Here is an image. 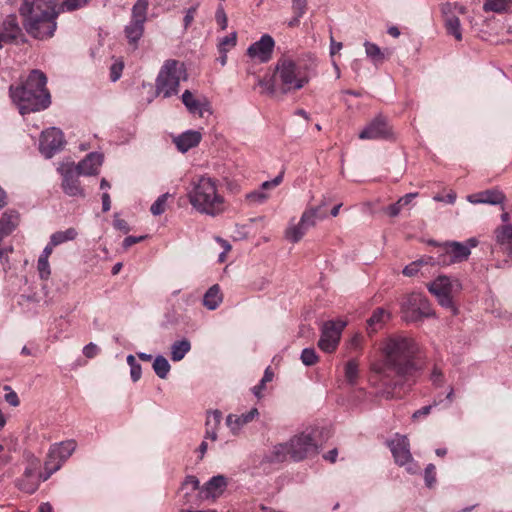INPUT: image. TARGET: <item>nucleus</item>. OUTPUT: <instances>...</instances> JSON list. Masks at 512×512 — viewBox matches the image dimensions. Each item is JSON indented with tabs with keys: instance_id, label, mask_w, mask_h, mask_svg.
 <instances>
[{
	"instance_id": "obj_24",
	"label": "nucleus",
	"mask_w": 512,
	"mask_h": 512,
	"mask_svg": "<svg viewBox=\"0 0 512 512\" xmlns=\"http://www.w3.org/2000/svg\"><path fill=\"white\" fill-rule=\"evenodd\" d=\"M390 318L391 313L389 310L383 307L376 308L366 321L367 333L369 335L375 334L377 331L381 330L386 325Z\"/></svg>"
},
{
	"instance_id": "obj_32",
	"label": "nucleus",
	"mask_w": 512,
	"mask_h": 512,
	"mask_svg": "<svg viewBox=\"0 0 512 512\" xmlns=\"http://www.w3.org/2000/svg\"><path fill=\"white\" fill-rule=\"evenodd\" d=\"M512 6V0H485L483 10L485 12L505 13Z\"/></svg>"
},
{
	"instance_id": "obj_64",
	"label": "nucleus",
	"mask_w": 512,
	"mask_h": 512,
	"mask_svg": "<svg viewBox=\"0 0 512 512\" xmlns=\"http://www.w3.org/2000/svg\"><path fill=\"white\" fill-rule=\"evenodd\" d=\"M402 209V206L399 204V202L397 201L396 203L388 206L386 208V212L387 214L390 216V217H396L399 215L400 211Z\"/></svg>"
},
{
	"instance_id": "obj_55",
	"label": "nucleus",
	"mask_w": 512,
	"mask_h": 512,
	"mask_svg": "<svg viewBox=\"0 0 512 512\" xmlns=\"http://www.w3.org/2000/svg\"><path fill=\"white\" fill-rule=\"evenodd\" d=\"M363 336L360 333L354 334L347 342V348L351 351H357L362 348Z\"/></svg>"
},
{
	"instance_id": "obj_6",
	"label": "nucleus",
	"mask_w": 512,
	"mask_h": 512,
	"mask_svg": "<svg viewBox=\"0 0 512 512\" xmlns=\"http://www.w3.org/2000/svg\"><path fill=\"white\" fill-rule=\"evenodd\" d=\"M182 80H187L184 63L174 59L166 60L156 78V93L164 98L176 95Z\"/></svg>"
},
{
	"instance_id": "obj_59",
	"label": "nucleus",
	"mask_w": 512,
	"mask_h": 512,
	"mask_svg": "<svg viewBox=\"0 0 512 512\" xmlns=\"http://www.w3.org/2000/svg\"><path fill=\"white\" fill-rule=\"evenodd\" d=\"M98 352H99V348H98V346H97L96 344L92 343V342H91V343H89V344H87V345H86V346H84V348H83V354H84L87 358H89V359H91V358L95 357V356L98 354Z\"/></svg>"
},
{
	"instance_id": "obj_40",
	"label": "nucleus",
	"mask_w": 512,
	"mask_h": 512,
	"mask_svg": "<svg viewBox=\"0 0 512 512\" xmlns=\"http://www.w3.org/2000/svg\"><path fill=\"white\" fill-rule=\"evenodd\" d=\"M171 197L169 193H164L159 196L156 201L151 205L150 211L154 216H159L166 211L168 198Z\"/></svg>"
},
{
	"instance_id": "obj_30",
	"label": "nucleus",
	"mask_w": 512,
	"mask_h": 512,
	"mask_svg": "<svg viewBox=\"0 0 512 512\" xmlns=\"http://www.w3.org/2000/svg\"><path fill=\"white\" fill-rule=\"evenodd\" d=\"M308 229L301 225L300 220L295 223L294 220L290 221L284 231V237L290 243H298L306 234Z\"/></svg>"
},
{
	"instance_id": "obj_34",
	"label": "nucleus",
	"mask_w": 512,
	"mask_h": 512,
	"mask_svg": "<svg viewBox=\"0 0 512 512\" xmlns=\"http://www.w3.org/2000/svg\"><path fill=\"white\" fill-rule=\"evenodd\" d=\"M78 231L71 227L66 229L65 231H57L53 233L50 236V240L52 241V244H55L56 246L61 245L68 241H73L77 238Z\"/></svg>"
},
{
	"instance_id": "obj_33",
	"label": "nucleus",
	"mask_w": 512,
	"mask_h": 512,
	"mask_svg": "<svg viewBox=\"0 0 512 512\" xmlns=\"http://www.w3.org/2000/svg\"><path fill=\"white\" fill-rule=\"evenodd\" d=\"M190 349L191 344L187 339L174 342L171 346V359L175 362L182 360Z\"/></svg>"
},
{
	"instance_id": "obj_61",
	"label": "nucleus",
	"mask_w": 512,
	"mask_h": 512,
	"mask_svg": "<svg viewBox=\"0 0 512 512\" xmlns=\"http://www.w3.org/2000/svg\"><path fill=\"white\" fill-rule=\"evenodd\" d=\"M197 10V5L189 8L184 16V27L187 29L194 20V16Z\"/></svg>"
},
{
	"instance_id": "obj_26",
	"label": "nucleus",
	"mask_w": 512,
	"mask_h": 512,
	"mask_svg": "<svg viewBox=\"0 0 512 512\" xmlns=\"http://www.w3.org/2000/svg\"><path fill=\"white\" fill-rule=\"evenodd\" d=\"M227 487L226 478L222 475L212 477L200 490L205 498H216L223 494Z\"/></svg>"
},
{
	"instance_id": "obj_31",
	"label": "nucleus",
	"mask_w": 512,
	"mask_h": 512,
	"mask_svg": "<svg viewBox=\"0 0 512 512\" xmlns=\"http://www.w3.org/2000/svg\"><path fill=\"white\" fill-rule=\"evenodd\" d=\"M223 295L221 293L219 285L215 284L211 286L203 296V305L209 309H216L222 302Z\"/></svg>"
},
{
	"instance_id": "obj_51",
	"label": "nucleus",
	"mask_w": 512,
	"mask_h": 512,
	"mask_svg": "<svg viewBox=\"0 0 512 512\" xmlns=\"http://www.w3.org/2000/svg\"><path fill=\"white\" fill-rule=\"evenodd\" d=\"M268 198L269 195L262 190L253 191L246 196V199L252 204H263Z\"/></svg>"
},
{
	"instance_id": "obj_4",
	"label": "nucleus",
	"mask_w": 512,
	"mask_h": 512,
	"mask_svg": "<svg viewBox=\"0 0 512 512\" xmlns=\"http://www.w3.org/2000/svg\"><path fill=\"white\" fill-rule=\"evenodd\" d=\"M57 6V0H24L20 14L26 32L39 40L52 37L57 28Z\"/></svg>"
},
{
	"instance_id": "obj_20",
	"label": "nucleus",
	"mask_w": 512,
	"mask_h": 512,
	"mask_svg": "<svg viewBox=\"0 0 512 512\" xmlns=\"http://www.w3.org/2000/svg\"><path fill=\"white\" fill-rule=\"evenodd\" d=\"M23 37L22 29L15 15H9L0 24V48L6 43H14Z\"/></svg>"
},
{
	"instance_id": "obj_19",
	"label": "nucleus",
	"mask_w": 512,
	"mask_h": 512,
	"mask_svg": "<svg viewBox=\"0 0 512 512\" xmlns=\"http://www.w3.org/2000/svg\"><path fill=\"white\" fill-rule=\"evenodd\" d=\"M274 46V39L269 34H264L248 47L247 54L250 58L265 63L271 59Z\"/></svg>"
},
{
	"instance_id": "obj_43",
	"label": "nucleus",
	"mask_w": 512,
	"mask_h": 512,
	"mask_svg": "<svg viewBox=\"0 0 512 512\" xmlns=\"http://www.w3.org/2000/svg\"><path fill=\"white\" fill-rule=\"evenodd\" d=\"M441 12L443 16L453 15L454 12H458L459 14L466 13V7L460 3H450L446 2L441 5Z\"/></svg>"
},
{
	"instance_id": "obj_38",
	"label": "nucleus",
	"mask_w": 512,
	"mask_h": 512,
	"mask_svg": "<svg viewBox=\"0 0 512 512\" xmlns=\"http://www.w3.org/2000/svg\"><path fill=\"white\" fill-rule=\"evenodd\" d=\"M170 368V364L165 357L157 356L154 359L153 369L159 378L165 379L170 371Z\"/></svg>"
},
{
	"instance_id": "obj_39",
	"label": "nucleus",
	"mask_w": 512,
	"mask_h": 512,
	"mask_svg": "<svg viewBox=\"0 0 512 512\" xmlns=\"http://www.w3.org/2000/svg\"><path fill=\"white\" fill-rule=\"evenodd\" d=\"M274 373L271 369V367H267L264 371V375L260 381V383L253 387L252 392L253 394L258 398H262V392L265 389V385L268 382H271L273 380Z\"/></svg>"
},
{
	"instance_id": "obj_56",
	"label": "nucleus",
	"mask_w": 512,
	"mask_h": 512,
	"mask_svg": "<svg viewBox=\"0 0 512 512\" xmlns=\"http://www.w3.org/2000/svg\"><path fill=\"white\" fill-rule=\"evenodd\" d=\"M436 468L433 464L427 465L424 472V479L428 487H432L436 481Z\"/></svg>"
},
{
	"instance_id": "obj_47",
	"label": "nucleus",
	"mask_w": 512,
	"mask_h": 512,
	"mask_svg": "<svg viewBox=\"0 0 512 512\" xmlns=\"http://www.w3.org/2000/svg\"><path fill=\"white\" fill-rule=\"evenodd\" d=\"M301 361L306 366H312L318 362V356L313 348H305L301 353Z\"/></svg>"
},
{
	"instance_id": "obj_57",
	"label": "nucleus",
	"mask_w": 512,
	"mask_h": 512,
	"mask_svg": "<svg viewBox=\"0 0 512 512\" xmlns=\"http://www.w3.org/2000/svg\"><path fill=\"white\" fill-rule=\"evenodd\" d=\"M283 180V172L277 175L274 179L270 181H265L262 183L260 190L265 191L267 189L278 186Z\"/></svg>"
},
{
	"instance_id": "obj_1",
	"label": "nucleus",
	"mask_w": 512,
	"mask_h": 512,
	"mask_svg": "<svg viewBox=\"0 0 512 512\" xmlns=\"http://www.w3.org/2000/svg\"><path fill=\"white\" fill-rule=\"evenodd\" d=\"M379 349L383 359L372 363L371 370L384 378H389L392 372L397 375L408 373L419 347L412 337L393 334L381 340Z\"/></svg>"
},
{
	"instance_id": "obj_21",
	"label": "nucleus",
	"mask_w": 512,
	"mask_h": 512,
	"mask_svg": "<svg viewBox=\"0 0 512 512\" xmlns=\"http://www.w3.org/2000/svg\"><path fill=\"white\" fill-rule=\"evenodd\" d=\"M467 201L471 204L502 205L506 201V196L500 189L493 188L470 194L467 196Z\"/></svg>"
},
{
	"instance_id": "obj_28",
	"label": "nucleus",
	"mask_w": 512,
	"mask_h": 512,
	"mask_svg": "<svg viewBox=\"0 0 512 512\" xmlns=\"http://www.w3.org/2000/svg\"><path fill=\"white\" fill-rule=\"evenodd\" d=\"M20 215L15 210H7L0 218V233L2 237L10 235L19 225Z\"/></svg>"
},
{
	"instance_id": "obj_16",
	"label": "nucleus",
	"mask_w": 512,
	"mask_h": 512,
	"mask_svg": "<svg viewBox=\"0 0 512 512\" xmlns=\"http://www.w3.org/2000/svg\"><path fill=\"white\" fill-rule=\"evenodd\" d=\"M58 172L62 176V189L64 193L70 197H83L84 190L80 185L78 171H76L73 162L62 163L58 167Z\"/></svg>"
},
{
	"instance_id": "obj_9",
	"label": "nucleus",
	"mask_w": 512,
	"mask_h": 512,
	"mask_svg": "<svg viewBox=\"0 0 512 512\" xmlns=\"http://www.w3.org/2000/svg\"><path fill=\"white\" fill-rule=\"evenodd\" d=\"M427 289L437 299L439 305L450 309L454 315L458 313V309L453 302L454 295L459 293L462 289V285L458 279L441 275L428 283Z\"/></svg>"
},
{
	"instance_id": "obj_52",
	"label": "nucleus",
	"mask_w": 512,
	"mask_h": 512,
	"mask_svg": "<svg viewBox=\"0 0 512 512\" xmlns=\"http://www.w3.org/2000/svg\"><path fill=\"white\" fill-rule=\"evenodd\" d=\"M200 489V482L197 479V477L193 475H188L183 484H182V490H187V494L189 492H194Z\"/></svg>"
},
{
	"instance_id": "obj_37",
	"label": "nucleus",
	"mask_w": 512,
	"mask_h": 512,
	"mask_svg": "<svg viewBox=\"0 0 512 512\" xmlns=\"http://www.w3.org/2000/svg\"><path fill=\"white\" fill-rule=\"evenodd\" d=\"M364 48L366 56L370 58L373 61V63L377 64L385 59L384 53L381 51L380 47L377 44L365 41Z\"/></svg>"
},
{
	"instance_id": "obj_60",
	"label": "nucleus",
	"mask_w": 512,
	"mask_h": 512,
	"mask_svg": "<svg viewBox=\"0 0 512 512\" xmlns=\"http://www.w3.org/2000/svg\"><path fill=\"white\" fill-rule=\"evenodd\" d=\"M110 70H111V80L113 82H115V81H117L121 77V73H122V70H123V64L121 62L114 63L111 66Z\"/></svg>"
},
{
	"instance_id": "obj_42",
	"label": "nucleus",
	"mask_w": 512,
	"mask_h": 512,
	"mask_svg": "<svg viewBox=\"0 0 512 512\" xmlns=\"http://www.w3.org/2000/svg\"><path fill=\"white\" fill-rule=\"evenodd\" d=\"M237 42V34L236 32H232L229 35L220 39L218 43V49L220 53H227L229 48H232L236 45Z\"/></svg>"
},
{
	"instance_id": "obj_23",
	"label": "nucleus",
	"mask_w": 512,
	"mask_h": 512,
	"mask_svg": "<svg viewBox=\"0 0 512 512\" xmlns=\"http://www.w3.org/2000/svg\"><path fill=\"white\" fill-rule=\"evenodd\" d=\"M103 163V155L100 153L92 152L88 154L82 161L77 165L75 164L76 171L78 174L91 176L96 175Z\"/></svg>"
},
{
	"instance_id": "obj_13",
	"label": "nucleus",
	"mask_w": 512,
	"mask_h": 512,
	"mask_svg": "<svg viewBox=\"0 0 512 512\" xmlns=\"http://www.w3.org/2000/svg\"><path fill=\"white\" fill-rule=\"evenodd\" d=\"M76 446L77 444L74 440H67L53 444L50 447L47 459L44 463V468L47 470V476H51L61 468L62 464L75 451Z\"/></svg>"
},
{
	"instance_id": "obj_46",
	"label": "nucleus",
	"mask_w": 512,
	"mask_h": 512,
	"mask_svg": "<svg viewBox=\"0 0 512 512\" xmlns=\"http://www.w3.org/2000/svg\"><path fill=\"white\" fill-rule=\"evenodd\" d=\"M428 263H429V261L419 259V260L411 262L410 264L405 266L402 272L405 276H408V277L415 276L420 271V268L423 265L428 264Z\"/></svg>"
},
{
	"instance_id": "obj_15",
	"label": "nucleus",
	"mask_w": 512,
	"mask_h": 512,
	"mask_svg": "<svg viewBox=\"0 0 512 512\" xmlns=\"http://www.w3.org/2000/svg\"><path fill=\"white\" fill-rule=\"evenodd\" d=\"M478 241L470 238L466 243L449 242L443 247L444 253L438 259V263L442 265H450L453 263L466 260L471 254V248L476 247Z\"/></svg>"
},
{
	"instance_id": "obj_54",
	"label": "nucleus",
	"mask_w": 512,
	"mask_h": 512,
	"mask_svg": "<svg viewBox=\"0 0 512 512\" xmlns=\"http://www.w3.org/2000/svg\"><path fill=\"white\" fill-rule=\"evenodd\" d=\"M4 390L6 391L5 400L12 407H17L20 404L19 397L15 391L8 385L4 386Z\"/></svg>"
},
{
	"instance_id": "obj_5",
	"label": "nucleus",
	"mask_w": 512,
	"mask_h": 512,
	"mask_svg": "<svg viewBox=\"0 0 512 512\" xmlns=\"http://www.w3.org/2000/svg\"><path fill=\"white\" fill-rule=\"evenodd\" d=\"M310 68L290 58H280L275 66L274 79L279 82L283 93L302 89L310 81Z\"/></svg>"
},
{
	"instance_id": "obj_10",
	"label": "nucleus",
	"mask_w": 512,
	"mask_h": 512,
	"mask_svg": "<svg viewBox=\"0 0 512 512\" xmlns=\"http://www.w3.org/2000/svg\"><path fill=\"white\" fill-rule=\"evenodd\" d=\"M148 7L147 0H137L131 10V20L124 28L125 37L134 49L138 47V43L144 34Z\"/></svg>"
},
{
	"instance_id": "obj_50",
	"label": "nucleus",
	"mask_w": 512,
	"mask_h": 512,
	"mask_svg": "<svg viewBox=\"0 0 512 512\" xmlns=\"http://www.w3.org/2000/svg\"><path fill=\"white\" fill-rule=\"evenodd\" d=\"M37 269L41 279L47 280L50 277L51 270L48 259L39 257Z\"/></svg>"
},
{
	"instance_id": "obj_22",
	"label": "nucleus",
	"mask_w": 512,
	"mask_h": 512,
	"mask_svg": "<svg viewBox=\"0 0 512 512\" xmlns=\"http://www.w3.org/2000/svg\"><path fill=\"white\" fill-rule=\"evenodd\" d=\"M259 417V411L256 407L241 415L229 414L226 417V425L233 435H238L243 427Z\"/></svg>"
},
{
	"instance_id": "obj_36",
	"label": "nucleus",
	"mask_w": 512,
	"mask_h": 512,
	"mask_svg": "<svg viewBox=\"0 0 512 512\" xmlns=\"http://www.w3.org/2000/svg\"><path fill=\"white\" fill-rule=\"evenodd\" d=\"M182 102L190 113L198 114L199 116L203 115L202 104L194 97V95L189 90H185L184 93L182 94Z\"/></svg>"
},
{
	"instance_id": "obj_58",
	"label": "nucleus",
	"mask_w": 512,
	"mask_h": 512,
	"mask_svg": "<svg viewBox=\"0 0 512 512\" xmlns=\"http://www.w3.org/2000/svg\"><path fill=\"white\" fill-rule=\"evenodd\" d=\"M457 195L454 191H450L445 197L439 194L433 197V200L436 202H446L448 204H454L456 201Z\"/></svg>"
},
{
	"instance_id": "obj_44",
	"label": "nucleus",
	"mask_w": 512,
	"mask_h": 512,
	"mask_svg": "<svg viewBox=\"0 0 512 512\" xmlns=\"http://www.w3.org/2000/svg\"><path fill=\"white\" fill-rule=\"evenodd\" d=\"M127 363L130 366L131 379L136 382L141 378V365L137 363L136 358L133 355L127 356Z\"/></svg>"
},
{
	"instance_id": "obj_53",
	"label": "nucleus",
	"mask_w": 512,
	"mask_h": 512,
	"mask_svg": "<svg viewBox=\"0 0 512 512\" xmlns=\"http://www.w3.org/2000/svg\"><path fill=\"white\" fill-rule=\"evenodd\" d=\"M215 19L221 30H225L228 26V18L222 5L218 6Z\"/></svg>"
},
{
	"instance_id": "obj_35",
	"label": "nucleus",
	"mask_w": 512,
	"mask_h": 512,
	"mask_svg": "<svg viewBox=\"0 0 512 512\" xmlns=\"http://www.w3.org/2000/svg\"><path fill=\"white\" fill-rule=\"evenodd\" d=\"M445 17V27L448 34L454 36L457 41L462 40L461 24L458 17L455 15H447Z\"/></svg>"
},
{
	"instance_id": "obj_7",
	"label": "nucleus",
	"mask_w": 512,
	"mask_h": 512,
	"mask_svg": "<svg viewBox=\"0 0 512 512\" xmlns=\"http://www.w3.org/2000/svg\"><path fill=\"white\" fill-rule=\"evenodd\" d=\"M23 465V472L15 479L14 485L21 492L33 494L38 490L40 484L51 476H47V470L42 473L41 460L32 452H24Z\"/></svg>"
},
{
	"instance_id": "obj_41",
	"label": "nucleus",
	"mask_w": 512,
	"mask_h": 512,
	"mask_svg": "<svg viewBox=\"0 0 512 512\" xmlns=\"http://www.w3.org/2000/svg\"><path fill=\"white\" fill-rule=\"evenodd\" d=\"M87 3L88 0H64L62 3H58L57 10H59V13L64 11H74L84 7Z\"/></svg>"
},
{
	"instance_id": "obj_17",
	"label": "nucleus",
	"mask_w": 512,
	"mask_h": 512,
	"mask_svg": "<svg viewBox=\"0 0 512 512\" xmlns=\"http://www.w3.org/2000/svg\"><path fill=\"white\" fill-rule=\"evenodd\" d=\"M64 145L63 133L60 129L52 127L42 132L40 151L47 158H51Z\"/></svg>"
},
{
	"instance_id": "obj_3",
	"label": "nucleus",
	"mask_w": 512,
	"mask_h": 512,
	"mask_svg": "<svg viewBox=\"0 0 512 512\" xmlns=\"http://www.w3.org/2000/svg\"><path fill=\"white\" fill-rule=\"evenodd\" d=\"M46 84L45 74L40 70H32L25 81L10 86V97L20 114L38 112L49 107L51 96Z\"/></svg>"
},
{
	"instance_id": "obj_11",
	"label": "nucleus",
	"mask_w": 512,
	"mask_h": 512,
	"mask_svg": "<svg viewBox=\"0 0 512 512\" xmlns=\"http://www.w3.org/2000/svg\"><path fill=\"white\" fill-rule=\"evenodd\" d=\"M387 445L390 448L395 462L399 466L405 467L406 471L410 474L419 472L420 467L412 457L407 436L395 434L392 439L387 441Z\"/></svg>"
},
{
	"instance_id": "obj_12",
	"label": "nucleus",
	"mask_w": 512,
	"mask_h": 512,
	"mask_svg": "<svg viewBox=\"0 0 512 512\" xmlns=\"http://www.w3.org/2000/svg\"><path fill=\"white\" fill-rule=\"evenodd\" d=\"M401 311L407 322H416L435 315L429 300L421 293L410 294L403 302Z\"/></svg>"
},
{
	"instance_id": "obj_27",
	"label": "nucleus",
	"mask_w": 512,
	"mask_h": 512,
	"mask_svg": "<svg viewBox=\"0 0 512 512\" xmlns=\"http://www.w3.org/2000/svg\"><path fill=\"white\" fill-rule=\"evenodd\" d=\"M496 243L512 258V224H503L495 229Z\"/></svg>"
},
{
	"instance_id": "obj_25",
	"label": "nucleus",
	"mask_w": 512,
	"mask_h": 512,
	"mask_svg": "<svg viewBox=\"0 0 512 512\" xmlns=\"http://www.w3.org/2000/svg\"><path fill=\"white\" fill-rule=\"evenodd\" d=\"M201 139L202 135L200 132L188 130L175 137L174 144L180 152L185 153L191 148L196 147L200 143Z\"/></svg>"
},
{
	"instance_id": "obj_8",
	"label": "nucleus",
	"mask_w": 512,
	"mask_h": 512,
	"mask_svg": "<svg viewBox=\"0 0 512 512\" xmlns=\"http://www.w3.org/2000/svg\"><path fill=\"white\" fill-rule=\"evenodd\" d=\"M314 453H317V445L308 433L295 435L289 442L278 444L273 449V457L277 461H285L288 458L300 461Z\"/></svg>"
},
{
	"instance_id": "obj_49",
	"label": "nucleus",
	"mask_w": 512,
	"mask_h": 512,
	"mask_svg": "<svg viewBox=\"0 0 512 512\" xmlns=\"http://www.w3.org/2000/svg\"><path fill=\"white\" fill-rule=\"evenodd\" d=\"M257 86L260 88V93L264 95L273 96L276 92L275 83L272 80L258 79Z\"/></svg>"
},
{
	"instance_id": "obj_48",
	"label": "nucleus",
	"mask_w": 512,
	"mask_h": 512,
	"mask_svg": "<svg viewBox=\"0 0 512 512\" xmlns=\"http://www.w3.org/2000/svg\"><path fill=\"white\" fill-rule=\"evenodd\" d=\"M358 376V363L350 360L345 365V377L350 383H354Z\"/></svg>"
},
{
	"instance_id": "obj_14",
	"label": "nucleus",
	"mask_w": 512,
	"mask_h": 512,
	"mask_svg": "<svg viewBox=\"0 0 512 512\" xmlns=\"http://www.w3.org/2000/svg\"><path fill=\"white\" fill-rule=\"evenodd\" d=\"M347 322L343 320L327 321L321 328V336L318 347L325 353H332L339 345L342 331Z\"/></svg>"
},
{
	"instance_id": "obj_62",
	"label": "nucleus",
	"mask_w": 512,
	"mask_h": 512,
	"mask_svg": "<svg viewBox=\"0 0 512 512\" xmlns=\"http://www.w3.org/2000/svg\"><path fill=\"white\" fill-rule=\"evenodd\" d=\"M147 236L146 235H143V236H128L124 239L123 241V247L125 249H128L129 247H131L132 245L138 243V242H141L143 241L144 239H146Z\"/></svg>"
},
{
	"instance_id": "obj_63",
	"label": "nucleus",
	"mask_w": 512,
	"mask_h": 512,
	"mask_svg": "<svg viewBox=\"0 0 512 512\" xmlns=\"http://www.w3.org/2000/svg\"><path fill=\"white\" fill-rule=\"evenodd\" d=\"M436 405H437V403H436V402H434V404H433V405H428V406H424V407H422L421 409H419V410H417V411H415V412L413 413L412 418H413V419H418V418H420V417H422V416H426V415H428V414L431 412L432 407H433V406H436Z\"/></svg>"
},
{
	"instance_id": "obj_2",
	"label": "nucleus",
	"mask_w": 512,
	"mask_h": 512,
	"mask_svg": "<svg viewBox=\"0 0 512 512\" xmlns=\"http://www.w3.org/2000/svg\"><path fill=\"white\" fill-rule=\"evenodd\" d=\"M186 197L197 213L217 217L228 210V202L217 179L208 175L193 178L186 190Z\"/></svg>"
},
{
	"instance_id": "obj_29",
	"label": "nucleus",
	"mask_w": 512,
	"mask_h": 512,
	"mask_svg": "<svg viewBox=\"0 0 512 512\" xmlns=\"http://www.w3.org/2000/svg\"><path fill=\"white\" fill-rule=\"evenodd\" d=\"M323 206H325L324 202L319 207L306 208L300 217L301 225L305 226L308 230L315 227L318 219H324L326 217L325 214H319V210Z\"/></svg>"
},
{
	"instance_id": "obj_45",
	"label": "nucleus",
	"mask_w": 512,
	"mask_h": 512,
	"mask_svg": "<svg viewBox=\"0 0 512 512\" xmlns=\"http://www.w3.org/2000/svg\"><path fill=\"white\" fill-rule=\"evenodd\" d=\"M307 0H292V11L295 15V23H299L300 18L306 13Z\"/></svg>"
},
{
	"instance_id": "obj_18",
	"label": "nucleus",
	"mask_w": 512,
	"mask_h": 512,
	"mask_svg": "<svg viewBox=\"0 0 512 512\" xmlns=\"http://www.w3.org/2000/svg\"><path fill=\"white\" fill-rule=\"evenodd\" d=\"M393 131L387 121L382 117H376L359 134L362 140L390 139Z\"/></svg>"
}]
</instances>
